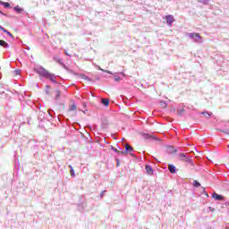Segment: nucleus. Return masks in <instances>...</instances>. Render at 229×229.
I'll return each instance as SVG.
<instances>
[{"label": "nucleus", "instance_id": "f8f14e48", "mask_svg": "<svg viewBox=\"0 0 229 229\" xmlns=\"http://www.w3.org/2000/svg\"><path fill=\"white\" fill-rule=\"evenodd\" d=\"M0 4H3V6H4V8H10V3H8V2H1L0 1Z\"/></svg>", "mask_w": 229, "mask_h": 229}, {"label": "nucleus", "instance_id": "6e6552de", "mask_svg": "<svg viewBox=\"0 0 229 229\" xmlns=\"http://www.w3.org/2000/svg\"><path fill=\"white\" fill-rule=\"evenodd\" d=\"M74 110H76V104L72 103V104L69 105V106H68V111H69V112H74Z\"/></svg>", "mask_w": 229, "mask_h": 229}, {"label": "nucleus", "instance_id": "aec40b11", "mask_svg": "<svg viewBox=\"0 0 229 229\" xmlns=\"http://www.w3.org/2000/svg\"><path fill=\"white\" fill-rule=\"evenodd\" d=\"M202 114L203 115H205V117H210V114H208V112H203Z\"/></svg>", "mask_w": 229, "mask_h": 229}, {"label": "nucleus", "instance_id": "ddd939ff", "mask_svg": "<svg viewBox=\"0 0 229 229\" xmlns=\"http://www.w3.org/2000/svg\"><path fill=\"white\" fill-rule=\"evenodd\" d=\"M14 12H17V13H21L22 12V8H21L19 5L13 8Z\"/></svg>", "mask_w": 229, "mask_h": 229}, {"label": "nucleus", "instance_id": "39448f33", "mask_svg": "<svg viewBox=\"0 0 229 229\" xmlns=\"http://www.w3.org/2000/svg\"><path fill=\"white\" fill-rule=\"evenodd\" d=\"M213 198L215 199H216L217 201H222L223 199H225V197H223L222 195H219L216 192L213 193Z\"/></svg>", "mask_w": 229, "mask_h": 229}, {"label": "nucleus", "instance_id": "20e7f679", "mask_svg": "<svg viewBox=\"0 0 229 229\" xmlns=\"http://www.w3.org/2000/svg\"><path fill=\"white\" fill-rule=\"evenodd\" d=\"M165 19L166 24L168 26H171L173 24V22L174 21V17L171 14L165 16Z\"/></svg>", "mask_w": 229, "mask_h": 229}, {"label": "nucleus", "instance_id": "f257e3e1", "mask_svg": "<svg viewBox=\"0 0 229 229\" xmlns=\"http://www.w3.org/2000/svg\"><path fill=\"white\" fill-rule=\"evenodd\" d=\"M34 71L39 76H43V78H47V80H50V81L56 83V76L55 75V73H51L46 68L39 66L38 68H34Z\"/></svg>", "mask_w": 229, "mask_h": 229}, {"label": "nucleus", "instance_id": "2eb2a0df", "mask_svg": "<svg viewBox=\"0 0 229 229\" xmlns=\"http://www.w3.org/2000/svg\"><path fill=\"white\" fill-rule=\"evenodd\" d=\"M69 168H70V174H71V176H75V174H74V169L72 168V165H69Z\"/></svg>", "mask_w": 229, "mask_h": 229}, {"label": "nucleus", "instance_id": "a878e982", "mask_svg": "<svg viewBox=\"0 0 229 229\" xmlns=\"http://www.w3.org/2000/svg\"><path fill=\"white\" fill-rule=\"evenodd\" d=\"M108 74H110L111 72H106Z\"/></svg>", "mask_w": 229, "mask_h": 229}, {"label": "nucleus", "instance_id": "0eeeda50", "mask_svg": "<svg viewBox=\"0 0 229 229\" xmlns=\"http://www.w3.org/2000/svg\"><path fill=\"white\" fill-rule=\"evenodd\" d=\"M0 46L2 47H4L5 49H8V47H10V45H8V43H6V41L0 39Z\"/></svg>", "mask_w": 229, "mask_h": 229}, {"label": "nucleus", "instance_id": "f03ea898", "mask_svg": "<svg viewBox=\"0 0 229 229\" xmlns=\"http://www.w3.org/2000/svg\"><path fill=\"white\" fill-rule=\"evenodd\" d=\"M178 160H180L181 162H184L185 164H190V165H194V162H192V159L191 158V157L187 156V154L179 153Z\"/></svg>", "mask_w": 229, "mask_h": 229}, {"label": "nucleus", "instance_id": "412c9836", "mask_svg": "<svg viewBox=\"0 0 229 229\" xmlns=\"http://www.w3.org/2000/svg\"><path fill=\"white\" fill-rule=\"evenodd\" d=\"M114 81H121V78L115 77V78H114Z\"/></svg>", "mask_w": 229, "mask_h": 229}, {"label": "nucleus", "instance_id": "6ab92c4d", "mask_svg": "<svg viewBox=\"0 0 229 229\" xmlns=\"http://www.w3.org/2000/svg\"><path fill=\"white\" fill-rule=\"evenodd\" d=\"M14 74H15V76H19V74H21V71L15 70Z\"/></svg>", "mask_w": 229, "mask_h": 229}, {"label": "nucleus", "instance_id": "7ed1b4c3", "mask_svg": "<svg viewBox=\"0 0 229 229\" xmlns=\"http://www.w3.org/2000/svg\"><path fill=\"white\" fill-rule=\"evenodd\" d=\"M190 38H194L195 42H203V38L199 35V33H190Z\"/></svg>", "mask_w": 229, "mask_h": 229}, {"label": "nucleus", "instance_id": "4be33fe9", "mask_svg": "<svg viewBox=\"0 0 229 229\" xmlns=\"http://www.w3.org/2000/svg\"><path fill=\"white\" fill-rule=\"evenodd\" d=\"M114 151H115V153H119V150H117V148H114Z\"/></svg>", "mask_w": 229, "mask_h": 229}, {"label": "nucleus", "instance_id": "f3484780", "mask_svg": "<svg viewBox=\"0 0 229 229\" xmlns=\"http://www.w3.org/2000/svg\"><path fill=\"white\" fill-rule=\"evenodd\" d=\"M61 95H62V92H60V90L57 89V90L55 91V98H56V99H59Z\"/></svg>", "mask_w": 229, "mask_h": 229}, {"label": "nucleus", "instance_id": "4468645a", "mask_svg": "<svg viewBox=\"0 0 229 229\" xmlns=\"http://www.w3.org/2000/svg\"><path fill=\"white\" fill-rule=\"evenodd\" d=\"M125 149L126 151L130 152V151H133V148L131 146H130V144H126L125 145Z\"/></svg>", "mask_w": 229, "mask_h": 229}, {"label": "nucleus", "instance_id": "1a4fd4ad", "mask_svg": "<svg viewBox=\"0 0 229 229\" xmlns=\"http://www.w3.org/2000/svg\"><path fill=\"white\" fill-rule=\"evenodd\" d=\"M145 170L147 171L148 174H153V168L150 165H146Z\"/></svg>", "mask_w": 229, "mask_h": 229}, {"label": "nucleus", "instance_id": "393cba45", "mask_svg": "<svg viewBox=\"0 0 229 229\" xmlns=\"http://www.w3.org/2000/svg\"><path fill=\"white\" fill-rule=\"evenodd\" d=\"M0 13H2V15H4V13L0 11Z\"/></svg>", "mask_w": 229, "mask_h": 229}, {"label": "nucleus", "instance_id": "9b49d317", "mask_svg": "<svg viewBox=\"0 0 229 229\" xmlns=\"http://www.w3.org/2000/svg\"><path fill=\"white\" fill-rule=\"evenodd\" d=\"M102 105H104V106H108V105H110V100L108 98H103Z\"/></svg>", "mask_w": 229, "mask_h": 229}, {"label": "nucleus", "instance_id": "b1692460", "mask_svg": "<svg viewBox=\"0 0 229 229\" xmlns=\"http://www.w3.org/2000/svg\"><path fill=\"white\" fill-rule=\"evenodd\" d=\"M103 194H105V191H103V192L101 193V196H103Z\"/></svg>", "mask_w": 229, "mask_h": 229}, {"label": "nucleus", "instance_id": "9d476101", "mask_svg": "<svg viewBox=\"0 0 229 229\" xmlns=\"http://www.w3.org/2000/svg\"><path fill=\"white\" fill-rule=\"evenodd\" d=\"M0 30L1 31H4V33H6L8 35V37L13 38V35L10 33V31L6 30L4 28H3L2 26H0Z\"/></svg>", "mask_w": 229, "mask_h": 229}, {"label": "nucleus", "instance_id": "5701e85b", "mask_svg": "<svg viewBox=\"0 0 229 229\" xmlns=\"http://www.w3.org/2000/svg\"><path fill=\"white\" fill-rule=\"evenodd\" d=\"M183 112V109L179 113V115H182V113Z\"/></svg>", "mask_w": 229, "mask_h": 229}, {"label": "nucleus", "instance_id": "a211bd4d", "mask_svg": "<svg viewBox=\"0 0 229 229\" xmlns=\"http://www.w3.org/2000/svg\"><path fill=\"white\" fill-rule=\"evenodd\" d=\"M193 185H194V187H200L201 186V184L198 181H194Z\"/></svg>", "mask_w": 229, "mask_h": 229}, {"label": "nucleus", "instance_id": "423d86ee", "mask_svg": "<svg viewBox=\"0 0 229 229\" xmlns=\"http://www.w3.org/2000/svg\"><path fill=\"white\" fill-rule=\"evenodd\" d=\"M168 170L172 174H174L176 173V166L174 165H168Z\"/></svg>", "mask_w": 229, "mask_h": 229}, {"label": "nucleus", "instance_id": "dca6fc26", "mask_svg": "<svg viewBox=\"0 0 229 229\" xmlns=\"http://www.w3.org/2000/svg\"><path fill=\"white\" fill-rule=\"evenodd\" d=\"M168 153L172 154V153H176V149L174 148L173 147H169L168 148Z\"/></svg>", "mask_w": 229, "mask_h": 229}]
</instances>
